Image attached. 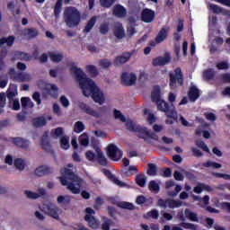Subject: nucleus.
<instances>
[{
	"mask_svg": "<svg viewBox=\"0 0 230 230\" xmlns=\"http://www.w3.org/2000/svg\"><path fill=\"white\" fill-rule=\"evenodd\" d=\"M70 66V72L75 75V80L78 82L84 96L86 98L92 96L95 103H100V105H102V103L105 102V98L103 97V93H102L100 88L96 86V83H94L93 79L87 77V75L84 73L82 68L75 66V63H71Z\"/></svg>",
	"mask_w": 230,
	"mask_h": 230,
	"instance_id": "nucleus-1",
	"label": "nucleus"
},
{
	"mask_svg": "<svg viewBox=\"0 0 230 230\" xmlns=\"http://www.w3.org/2000/svg\"><path fill=\"white\" fill-rule=\"evenodd\" d=\"M113 113L115 119H119L122 123H126L127 130H129V132H135L136 136L138 137L139 139H144L146 143H150L149 139L159 141V136H157V134L148 130L146 127L136 125V123L131 119L127 120V118L124 117L120 111L114 110Z\"/></svg>",
	"mask_w": 230,
	"mask_h": 230,
	"instance_id": "nucleus-2",
	"label": "nucleus"
},
{
	"mask_svg": "<svg viewBox=\"0 0 230 230\" xmlns=\"http://www.w3.org/2000/svg\"><path fill=\"white\" fill-rule=\"evenodd\" d=\"M61 177L59 181L62 186H67V190L71 191L74 195H78L82 191V182L83 180L76 175L73 170L63 168L60 170Z\"/></svg>",
	"mask_w": 230,
	"mask_h": 230,
	"instance_id": "nucleus-3",
	"label": "nucleus"
},
{
	"mask_svg": "<svg viewBox=\"0 0 230 230\" xmlns=\"http://www.w3.org/2000/svg\"><path fill=\"white\" fill-rule=\"evenodd\" d=\"M151 100L156 103L157 109L161 112H164L167 118H173V119H176L177 111L175 110V106L173 104H169L164 100L161 99V87L159 85L154 86L151 93Z\"/></svg>",
	"mask_w": 230,
	"mask_h": 230,
	"instance_id": "nucleus-4",
	"label": "nucleus"
},
{
	"mask_svg": "<svg viewBox=\"0 0 230 230\" xmlns=\"http://www.w3.org/2000/svg\"><path fill=\"white\" fill-rule=\"evenodd\" d=\"M64 21L68 28H75L82 21V14L76 7L68 6L64 10Z\"/></svg>",
	"mask_w": 230,
	"mask_h": 230,
	"instance_id": "nucleus-5",
	"label": "nucleus"
},
{
	"mask_svg": "<svg viewBox=\"0 0 230 230\" xmlns=\"http://www.w3.org/2000/svg\"><path fill=\"white\" fill-rule=\"evenodd\" d=\"M169 85L171 89H173V87L178 85H183L184 84V75H182V70H181V67H177L174 70L173 73L169 74Z\"/></svg>",
	"mask_w": 230,
	"mask_h": 230,
	"instance_id": "nucleus-6",
	"label": "nucleus"
},
{
	"mask_svg": "<svg viewBox=\"0 0 230 230\" xmlns=\"http://www.w3.org/2000/svg\"><path fill=\"white\" fill-rule=\"evenodd\" d=\"M158 206L160 208H163L164 209H166V208H169L170 209H175L182 206V201L179 199H159Z\"/></svg>",
	"mask_w": 230,
	"mask_h": 230,
	"instance_id": "nucleus-7",
	"label": "nucleus"
},
{
	"mask_svg": "<svg viewBox=\"0 0 230 230\" xmlns=\"http://www.w3.org/2000/svg\"><path fill=\"white\" fill-rule=\"evenodd\" d=\"M85 213L84 220L87 222L89 227L92 229H98L100 225L98 220H96V217L93 216L95 214L94 210L92 208H86Z\"/></svg>",
	"mask_w": 230,
	"mask_h": 230,
	"instance_id": "nucleus-8",
	"label": "nucleus"
},
{
	"mask_svg": "<svg viewBox=\"0 0 230 230\" xmlns=\"http://www.w3.org/2000/svg\"><path fill=\"white\" fill-rule=\"evenodd\" d=\"M108 157L111 161H119L121 157H123V151H121L118 146L114 144H110L108 146Z\"/></svg>",
	"mask_w": 230,
	"mask_h": 230,
	"instance_id": "nucleus-9",
	"label": "nucleus"
},
{
	"mask_svg": "<svg viewBox=\"0 0 230 230\" xmlns=\"http://www.w3.org/2000/svg\"><path fill=\"white\" fill-rule=\"evenodd\" d=\"M137 82V76L134 73H127L124 72L121 75V84L126 87H130V85H134Z\"/></svg>",
	"mask_w": 230,
	"mask_h": 230,
	"instance_id": "nucleus-10",
	"label": "nucleus"
},
{
	"mask_svg": "<svg viewBox=\"0 0 230 230\" xmlns=\"http://www.w3.org/2000/svg\"><path fill=\"white\" fill-rule=\"evenodd\" d=\"M175 186V181L170 180L165 182V190H167V195L168 197H172L174 199V197H177L179 193H181L182 190V186L176 185L174 190H170V188H173Z\"/></svg>",
	"mask_w": 230,
	"mask_h": 230,
	"instance_id": "nucleus-11",
	"label": "nucleus"
},
{
	"mask_svg": "<svg viewBox=\"0 0 230 230\" xmlns=\"http://www.w3.org/2000/svg\"><path fill=\"white\" fill-rule=\"evenodd\" d=\"M8 75L12 80L16 82H26V80H30V75L23 74L22 72L17 73L15 68H10Z\"/></svg>",
	"mask_w": 230,
	"mask_h": 230,
	"instance_id": "nucleus-12",
	"label": "nucleus"
},
{
	"mask_svg": "<svg viewBox=\"0 0 230 230\" xmlns=\"http://www.w3.org/2000/svg\"><path fill=\"white\" fill-rule=\"evenodd\" d=\"M140 17L143 22H154V21H155V11L148 8H144L142 10Z\"/></svg>",
	"mask_w": 230,
	"mask_h": 230,
	"instance_id": "nucleus-13",
	"label": "nucleus"
},
{
	"mask_svg": "<svg viewBox=\"0 0 230 230\" xmlns=\"http://www.w3.org/2000/svg\"><path fill=\"white\" fill-rule=\"evenodd\" d=\"M132 52H122L121 55H119L114 58V66H122V64H127V62L132 58Z\"/></svg>",
	"mask_w": 230,
	"mask_h": 230,
	"instance_id": "nucleus-14",
	"label": "nucleus"
},
{
	"mask_svg": "<svg viewBox=\"0 0 230 230\" xmlns=\"http://www.w3.org/2000/svg\"><path fill=\"white\" fill-rule=\"evenodd\" d=\"M102 173L105 175V177H108L109 181L111 182H113V184H116L117 186H119V188H125L127 186V183L119 181L116 175L112 174L109 169H103Z\"/></svg>",
	"mask_w": 230,
	"mask_h": 230,
	"instance_id": "nucleus-15",
	"label": "nucleus"
},
{
	"mask_svg": "<svg viewBox=\"0 0 230 230\" xmlns=\"http://www.w3.org/2000/svg\"><path fill=\"white\" fill-rule=\"evenodd\" d=\"M79 109L88 114V116H93V118H100V113L91 108L89 105L85 104V102H79L78 104Z\"/></svg>",
	"mask_w": 230,
	"mask_h": 230,
	"instance_id": "nucleus-16",
	"label": "nucleus"
},
{
	"mask_svg": "<svg viewBox=\"0 0 230 230\" xmlns=\"http://www.w3.org/2000/svg\"><path fill=\"white\" fill-rule=\"evenodd\" d=\"M112 13L115 17L123 19V17H127V8L119 4H116L112 9Z\"/></svg>",
	"mask_w": 230,
	"mask_h": 230,
	"instance_id": "nucleus-17",
	"label": "nucleus"
},
{
	"mask_svg": "<svg viewBox=\"0 0 230 230\" xmlns=\"http://www.w3.org/2000/svg\"><path fill=\"white\" fill-rule=\"evenodd\" d=\"M13 144L15 146H18V148H23L26 150L27 148H30V140L24 139L22 137H13Z\"/></svg>",
	"mask_w": 230,
	"mask_h": 230,
	"instance_id": "nucleus-18",
	"label": "nucleus"
},
{
	"mask_svg": "<svg viewBox=\"0 0 230 230\" xmlns=\"http://www.w3.org/2000/svg\"><path fill=\"white\" fill-rule=\"evenodd\" d=\"M168 31H170V29L166 27H163L159 32L157 33L155 40L156 44H161V42H164L168 39Z\"/></svg>",
	"mask_w": 230,
	"mask_h": 230,
	"instance_id": "nucleus-19",
	"label": "nucleus"
},
{
	"mask_svg": "<svg viewBox=\"0 0 230 230\" xmlns=\"http://www.w3.org/2000/svg\"><path fill=\"white\" fill-rule=\"evenodd\" d=\"M49 173H53V168L47 166V165H41L35 170V175L38 177H42L44 175H49Z\"/></svg>",
	"mask_w": 230,
	"mask_h": 230,
	"instance_id": "nucleus-20",
	"label": "nucleus"
},
{
	"mask_svg": "<svg viewBox=\"0 0 230 230\" xmlns=\"http://www.w3.org/2000/svg\"><path fill=\"white\" fill-rule=\"evenodd\" d=\"M170 60H172L170 56L157 57L153 59L152 64L154 67H157V66H166V64H169Z\"/></svg>",
	"mask_w": 230,
	"mask_h": 230,
	"instance_id": "nucleus-21",
	"label": "nucleus"
},
{
	"mask_svg": "<svg viewBox=\"0 0 230 230\" xmlns=\"http://www.w3.org/2000/svg\"><path fill=\"white\" fill-rule=\"evenodd\" d=\"M189 100L191 102H197L200 98V91L197 86H190L188 93Z\"/></svg>",
	"mask_w": 230,
	"mask_h": 230,
	"instance_id": "nucleus-22",
	"label": "nucleus"
},
{
	"mask_svg": "<svg viewBox=\"0 0 230 230\" xmlns=\"http://www.w3.org/2000/svg\"><path fill=\"white\" fill-rule=\"evenodd\" d=\"M25 195L27 199H39V197H44L46 195V189L40 188L37 192H32L31 190H25Z\"/></svg>",
	"mask_w": 230,
	"mask_h": 230,
	"instance_id": "nucleus-23",
	"label": "nucleus"
},
{
	"mask_svg": "<svg viewBox=\"0 0 230 230\" xmlns=\"http://www.w3.org/2000/svg\"><path fill=\"white\" fill-rule=\"evenodd\" d=\"M40 145H41L42 150H44L48 154H51V152H53L51 144H49V141L48 140V135H43L41 137Z\"/></svg>",
	"mask_w": 230,
	"mask_h": 230,
	"instance_id": "nucleus-24",
	"label": "nucleus"
},
{
	"mask_svg": "<svg viewBox=\"0 0 230 230\" xmlns=\"http://www.w3.org/2000/svg\"><path fill=\"white\" fill-rule=\"evenodd\" d=\"M95 152L97 154L96 159H97V162L99 163V164H101V166H107V164H109V163L107 162V158L105 157V155H103L102 149L100 147H96Z\"/></svg>",
	"mask_w": 230,
	"mask_h": 230,
	"instance_id": "nucleus-25",
	"label": "nucleus"
},
{
	"mask_svg": "<svg viewBox=\"0 0 230 230\" xmlns=\"http://www.w3.org/2000/svg\"><path fill=\"white\" fill-rule=\"evenodd\" d=\"M113 35H115L116 39L119 40H121V39H124L125 37V29L123 28V25H118L115 26L113 30Z\"/></svg>",
	"mask_w": 230,
	"mask_h": 230,
	"instance_id": "nucleus-26",
	"label": "nucleus"
},
{
	"mask_svg": "<svg viewBox=\"0 0 230 230\" xmlns=\"http://www.w3.org/2000/svg\"><path fill=\"white\" fill-rule=\"evenodd\" d=\"M22 34L24 35V37H29L30 39H35L36 37L39 36V31L35 28L24 29L22 31Z\"/></svg>",
	"mask_w": 230,
	"mask_h": 230,
	"instance_id": "nucleus-27",
	"label": "nucleus"
},
{
	"mask_svg": "<svg viewBox=\"0 0 230 230\" xmlns=\"http://www.w3.org/2000/svg\"><path fill=\"white\" fill-rule=\"evenodd\" d=\"M6 44L9 48H12L15 44V36L2 37L0 39V46Z\"/></svg>",
	"mask_w": 230,
	"mask_h": 230,
	"instance_id": "nucleus-28",
	"label": "nucleus"
},
{
	"mask_svg": "<svg viewBox=\"0 0 230 230\" xmlns=\"http://www.w3.org/2000/svg\"><path fill=\"white\" fill-rule=\"evenodd\" d=\"M47 124L48 120H46L44 117H37L32 119V125L36 127V128H39V127H46Z\"/></svg>",
	"mask_w": 230,
	"mask_h": 230,
	"instance_id": "nucleus-29",
	"label": "nucleus"
},
{
	"mask_svg": "<svg viewBox=\"0 0 230 230\" xmlns=\"http://www.w3.org/2000/svg\"><path fill=\"white\" fill-rule=\"evenodd\" d=\"M21 103H22V109L23 112L24 111H26L27 107H29L30 109H32V107H34L35 105L33 104V102H31V99H30V97H22Z\"/></svg>",
	"mask_w": 230,
	"mask_h": 230,
	"instance_id": "nucleus-30",
	"label": "nucleus"
},
{
	"mask_svg": "<svg viewBox=\"0 0 230 230\" xmlns=\"http://www.w3.org/2000/svg\"><path fill=\"white\" fill-rule=\"evenodd\" d=\"M217 76V72H215V69L213 68H208L203 72V78L207 82H209V80H213Z\"/></svg>",
	"mask_w": 230,
	"mask_h": 230,
	"instance_id": "nucleus-31",
	"label": "nucleus"
},
{
	"mask_svg": "<svg viewBox=\"0 0 230 230\" xmlns=\"http://www.w3.org/2000/svg\"><path fill=\"white\" fill-rule=\"evenodd\" d=\"M47 213L49 217L55 218L56 220H58V218H60V217L58 216V208L57 207L47 206Z\"/></svg>",
	"mask_w": 230,
	"mask_h": 230,
	"instance_id": "nucleus-32",
	"label": "nucleus"
},
{
	"mask_svg": "<svg viewBox=\"0 0 230 230\" xmlns=\"http://www.w3.org/2000/svg\"><path fill=\"white\" fill-rule=\"evenodd\" d=\"M15 96H17V84H10L7 90V98L8 100H13Z\"/></svg>",
	"mask_w": 230,
	"mask_h": 230,
	"instance_id": "nucleus-33",
	"label": "nucleus"
},
{
	"mask_svg": "<svg viewBox=\"0 0 230 230\" xmlns=\"http://www.w3.org/2000/svg\"><path fill=\"white\" fill-rule=\"evenodd\" d=\"M135 182L137 184V186H140V188H145L146 185V177L145 174H137L135 178Z\"/></svg>",
	"mask_w": 230,
	"mask_h": 230,
	"instance_id": "nucleus-34",
	"label": "nucleus"
},
{
	"mask_svg": "<svg viewBox=\"0 0 230 230\" xmlns=\"http://www.w3.org/2000/svg\"><path fill=\"white\" fill-rule=\"evenodd\" d=\"M62 3L63 0H58L54 6V16L56 19L60 18V13H62Z\"/></svg>",
	"mask_w": 230,
	"mask_h": 230,
	"instance_id": "nucleus-35",
	"label": "nucleus"
},
{
	"mask_svg": "<svg viewBox=\"0 0 230 230\" xmlns=\"http://www.w3.org/2000/svg\"><path fill=\"white\" fill-rule=\"evenodd\" d=\"M117 207L121 209H128L129 211H133L135 209L134 204L127 201H120L117 203Z\"/></svg>",
	"mask_w": 230,
	"mask_h": 230,
	"instance_id": "nucleus-36",
	"label": "nucleus"
},
{
	"mask_svg": "<svg viewBox=\"0 0 230 230\" xmlns=\"http://www.w3.org/2000/svg\"><path fill=\"white\" fill-rule=\"evenodd\" d=\"M147 175H150L151 177H155L157 175V165L155 164H147V171H146Z\"/></svg>",
	"mask_w": 230,
	"mask_h": 230,
	"instance_id": "nucleus-37",
	"label": "nucleus"
},
{
	"mask_svg": "<svg viewBox=\"0 0 230 230\" xmlns=\"http://www.w3.org/2000/svg\"><path fill=\"white\" fill-rule=\"evenodd\" d=\"M94 24H96V16H93L87 22L86 26L84 29V33H89L93 28H94Z\"/></svg>",
	"mask_w": 230,
	"mask_h": 230,
	"instance_id": "nucleus-38",
	"label": "nucleus"
},
{
	"mask_svg": "<svg viewBox=\"0 0 230 230\" xmlns=\"http://www.w3.org/2000/svg\"><path fill=\"white\" fill-rule=\"evenodd\" d=\"M148 188L150 191H153V193H159V191H161V187H159V183H157V181H155V180L149 181Z\"/></svg>",
	"mask_w": 230,
	"mask_h": 230,
	"instance_id": "nucleus-39",
	"label": "nucleus"
},
{
	"mask_svg": "<svg viewBox=\"0 0 230 230\" xmlns=\"http://www.w3.org/2000/svg\"><path fill=\"white\" fill-rule=\"evenodd\" d=\"M202 166H204V168H212L213 170H218L219 168H222L220 164L213 161L203 163Z\"/></svg>",
	"mask_w": 230,
	"mask_h": 230,
	"instance_id": "nucleus-40",
	"label": "nucleus"
},
{
	"mask_svg": "<svg viewBox=\"0 0 230 230\" xmlns=\"http://www.w3.org/2000/svg\"><path fill=\"white\" fill-rule=\"evenodd\" d=\"M49 94L57 100L58 98V86L57 84H51L50 89H48Z\"/></svg>",
	"mask_w": 230,
	"mask_h": 230,
	"instance_id": "nucleus-41",
	"label": "nucleus"
},
{
	"mask_svg": "<svg viewBox=\"0 0 230 230\" xmlns=\"http://www.w3.org/2000/svg\"><path fill=\"white\" fill-rule=\"evenodd\" d=\"M49 57L52 62H62V58H64V55L62 54H55L53 52H49Z\"/></svg>",
	"mask_w": 230,
	"mask_h": 230,
	"instance_id": "nucleus-42",
	"label": "nucleus"
},
{
	"mask_svg": "<svg viewBox=\"0 0 230 230\" xmlns=\"http://www.w3.org/2000/svg\"><path fill=\"white\" fill-rule=\"evenodd\" d=\"M84 130H85V125H84V122L77 121L75 123L74 132H75V134H80V132H84Z\"/></svg>",
	"mask_w": 230,
	"mask_h": 230,
	"instance_id": "nucleus-43",
	"label": "nucleus"
},
{
	"mask_svg": "<svg viewBox=\"0 0 230 230\" xmlns=\"http://www.w3.org/2000/svg\"><path fill=\"white\" fill-rule=\"evenodd\" d=\"M185 216L191 222H199V217H197V214L190 211V209H188V208L185 209Z\"/></svg>",
	"mask_w": 230,
	"mask_h": 230,
	"instance_id": "nucleus-44",
	"label": "nucleus"
},
{
	"mask_svg": "<svg viewBox=\"0 0 230 230\" xmlns=\"http://www.w3.org/2000/svg\"><path fill=\"white\" fill-rule=\"evenodd\" d=\"M216 67L218 71H227L229 69V63L227 61H221L217 63Z\"/></svg>",
	"mask_w": 230,
	"mask_h": 230,
	"instance_id": "nucleus-45",
	"label": "nucleus"
},
{
	"mask_svg": "<svg viewBox=\"0 0 230 230\" xmlns=\"http://www.w3.org/2000/svg\"><path fill=\"white\" fill-rule=\"evenodd\" d=\"M52 137L57 139V137H61L64 136V128H57L51 130Z\"/></svg>",
	"mask_w": 230,
	"mask_h": 230,
	"instance_id": "nucleus-46",
	"label": "nucleus"
},
{
	"mask_svg": "<svg viewBox=\"0 0 230 230\" xmlns=\"http://www.w3.org/2000/svg\"><path fill=\"white\" fill-rule=\"evenodd\" d=\"M86 71L91 75V76H98V68L93 65H88L86 66Z\"/></svg>",
	"mask_w": 230,
	"mask_h": 230,
	"instance_id": "nucleus-47",
	"label": "nucleus"
},
{
	"mask_svg": "<svg viewBox=\"0 0 230 230\" xmlns=\"http://www.w3.org/2000/svg\"><path fill=\"white\" fill-rule=\"evenodd\" d=\"M71 203V198L69 196H58V204H65L66 206Z\"/></svg>",
	"mask_w": 230,
	"mask_h": 230,
	"instance_id": "nucleus-48",
	"label": "nucleus"
},
{
	"mask_svg": "<svg viewBox=\"0 0 230 230\" xmlns=\"http://www.w3.org/2000/svg\"><path fill=\"white\" fill-rule=\"evenodd\" d=\"M144 218H154L155 220H157L159 218V211L153 209L147 212L146 215L144 216Z\"/></svg>",
	"mask_w": 230,
	"mask_h": 230,
	"instance_id": "nucleus-49",
	"label": "nucleus"
},
{
	"mask_svg": "<svg viewBox=\"0 0 230 230\" xmlns=\"http://www.w3.org/2000/svg\"><path fill=\"white\" fill-rule=\"evenodd\" d=\"M60 146L63 150H68V148H69V138L67 137H62L60 138Z\"/></svg>",
	"mask_w": 230,
	"mask_h": 230,
	"instance_id": "nucleus-50",
	"label": "nucleus"
},
{
	"mask_svg": "<svg viewBox=\"0 0 230 230\" xmlns=\"http://www.w3.org/2000/svg\"><path fill=\"white\" fill-rule=\"evenodd\" d=\"M14 166L16 170H20V171L24 170V166H25L24 160L21 158H16L14 160Z\"/></svg>",
	"mask_w": 230,
	"mask_h": 230,
	"instance_id": "nucleus-51",
	"label": "nucleus"
},
{
	"mask_svg": "<svg viewBox=\"0 0 230 230\" xmlns=\"http://www.w3.org/2000/svg\"><path fill=\"white\" fill-rule=\"evenodd\" d=\"M79 143L83 146H88L89 145V137L87 134L84 133L79 137Z\"/></svg>",
	"mask_w": 230,
	"mask_h": 230,
	"instance_id": "nucleus-52",
	"label": "nucleus"
},
{
	"mask_svg": "<svg viewBox=\"0 0 230 230\" xmlns=\"http://www.w3.org/2000/svg\"><path fill=\"white\" fill-rule=\"evenodd\" d=\"M101 6L102 8H111L114 3H116V0H99Z\"/></svg>",
	"mask_w": 230,
	"mask_h": 230,
	"instance_id": "nucleus-53",
	"label": "nucleus"
},
{
	"mask_svg": "<svg viewBox=\"0 0 230 230\" xmlns=\"http://www.w3.org/2000/svg\"><path fill=\"white\" fill-rule=\"evenodd\" d=\"M99 31L101 35H107L109 33V23H102L99 27Z\"/></svg>",
	"mask_w": 230,
	"mask_h": 230,
	"instance_id": "nucleus-54",
	"label": "nucleus"
},
{
	"mask_svg": "<svg viewBox=\"0 0 230 230\" xmlns=\"http://www.w3.org/2000/svg\"><path fill=\"white\" fill-rule=\"evenodd\" d=\"M101 67H102V69H109V67H111V66H112V63L108 59V58H104L102 59L99 62Z\"/></svg>",
	"mask_w": 230,
	"mask_h": 230,
	"instance_id": "nucleus-55",
	"label": "nucleus"
},
{
	"mask_svg": "<svg viewBox=\"0 0 230 230\" xmlns=\"http://www.w3.org/2000/svg\"><path fill=\"white\" fill-rule=\"evenodd\" d=\"M209 8H210V10L213 11V13H222V12H223L222 7H220L215 4H210Z\"/></svg>",
	"mask_w": 230,
	"mask_h": 230,
	"instance_id": "nucleus-56",
	"label": "nucleus"
},
{
	"mask_svg": "<svg viewBox=\"0 0 230 230\" xmlns=\"http://www.w3.org/2000/svg\"><path fill=\"white\" fill-rule=\"evenodd\" d=\"M180 227H183V229H191V230L197 229V226L191 223H185V222L181 223Z\"/></svg>",
	"mask_w": 230,
	"mask_h": 230,
	"instance_id": "nucleus-57",
	"label": "nucleus"
},
{
	"mask_svg": "<svg viewBox=\"0 0 230 230\" xmlns=\"http://www.w3.org/2000/svg\"><path fill=\"white\" fill-rule=\"evenodd\" d=\"M137 173V168H136V166L131 165L129 166V168L124 172V174L126 175V177H130L131 175H134V172Z\"/></svg>",
	"mask_w": 230,
	"mask_h": 230,
	"instance_id": "nucleus-58",
	"label": "nucleus"
},
{
	"mask_svg": "<svg viewBox=\"0 0 230 230\" xmlns=\"http://www.w3.org/2000/svg\"><path fill=\"white\" fill-rule=\"evenodd\" d=\"M212 175H214V177H217V179H225V181H230L229 174L220 173V172H213Z\"/></svg>",
	"mask_w": 230,
	"mask_h": 230,
	"instance_id": "nucleus-59",
	"label": "nucleus"
},
{
	"mask_svg": "<svg viewBox=\"0 0 230 230\" xmlns=\"http://www.w3.org/2000/svg\"><path fill=\"white\" fill-rule=\"evenodd\" d=\"M204 116L208 121H217V115L213 112H205Z\"/></svg>",
	"mask_w": 230,
	"mask_h": 230,
	"instance_id": "nucleus-60",
	"label": "nucleus"
},
{
	"mask_svg": "<svg viewBox=\"0 0 230 230\" xmlns=\"http://www.w3.org/2000/svg\"><path fill=\"white\" fill-rule=\"evenodd\" d=\"M85 155H86V159L88 161H95V159L98 157V155H96V154H94L93 151H87L85 153Z\"/></svg>",
	"mask_w": 230,
	"mask_h": 230,
	"instance_id": "nucleus-61",
	"label": "nucleus"
},
{
	"mask_svg": "<svg viewBox=\"0 0 230 230\" xmlns=\"http://www.w3.org/2000/svg\"><path fill=\"white\" fill-rule=\"evenodd\" d=\"M32 100L36 102L37 105H40V103H42V100H40V93L35 92L32 94Z\"/></svg>",
	"mask_w": 230,
	"mask_h": 230,
	"instance_id": "nucleus-62",
	"label": "nucleus"
},
{
	"mask_svg": "<svg viewBox=\"0 0 230 230\" xmlns=\"http://www.w3.org/2000/svg\"><path fill=\"white\" fill-rule=\"evenodd\" d=\"M196 145H197V146H198L199 148L203 149L204 152H209V147H208V146L206 145V143H205L204 141H202V140L198 141V142L196 143Z\"/></svg>",
	"mask_w": 230,
	"mask_h": 230,
	"instance_id": "nucleus-63",
	"label": "nucleus"
},
{
	"mask_svg": "<svg viewBox=\"0 0 230 230\" xmlns=\"http://www.w3.org/2000/svg\"><path fill=\"white\" fill-rule=\"evenodd\" d=\"M60 103L63 107L67 108L69 107V100L65 95H62L59 99Z\"/></svg>",
	"mask_w": 230,
	"mask_h": 230,
	"instance_id": "nucleus-64",
	"label": "nucleus"
}]
</instances>
